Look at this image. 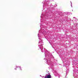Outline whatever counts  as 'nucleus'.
Wrapping results in <instances>:
<instances>
[{
    "label": "nucleus",
    "mask_w": 78,
    "mask_h": 78,
    "mask_svg": "<svg viewBox=\"0 0 78 78\" xmlns=\"http://www.w3.org/2000/svg\"><path fill=\"white\" fill-rule=\"evenodd\" d=\"M45 78H51V75H48L47 76H45Z\"/></svg>",
    "instance_id": "1"
},
{
    "label": "nucleus",
    "mask_w": 78,
    "mask_h": 78,
    "mask_svg": "<svg viewBox=\"0 0 78 78\" xmlns=\"http://www.w3.org/2000/svg\"><path fill=\"white\" fill-rule=\"evenodd\" d=\"M18 69L19 70H22V69H21V67H18Z\"/></svg>",
    "instance_id": "2"
}]
</instances>
